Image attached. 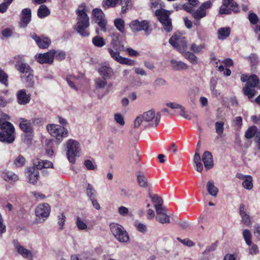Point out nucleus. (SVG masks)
I'll list each match as a JSON object with an SVG mask.
<instances>
[{
    "label": "nucleus",
    "instance_id": "obj_9",
    "mask_svg": "<svg viewBox=\"0 0 260 260\" xmlns=\"http://www.w3.org/2000/svg\"><path fill=\"white\" fill-rule=\"evenodd\" d=\"M110 228L111 233L119 242L126 243L129 240L128 234L121 225L112 223L110 225Z\"/></svg>",
    "mask_w": 260,
    "mask_h": 260
},
{
    "label": "nucleus",
    "instance_id": "obj_42",
    "mask_svg": "<svg viewBox=\"0 0 260 260\" xmlns=\"http://www.w3.org/2000/svg\"><path fill=\"white\" fill-rule=\"evenodd\" d=\"M253 180L251 176L248 175V177L242 182V185L244 188L251 190L253 188Z\"/></svg>",
    "mask_w": 260,
    "mask_h": 260
},
{
    "label": "nucleus",
    "instance_id": "obj_55",
    "mask_svg": "<svg viewBox=\"0 0 260 260\" xmlns=\"http://www.w3.org/2000/svg\"><path fill=\"white\" fill-rule=\"evenodd\" d=\"M8 76L4 71L0 68V82L4 84L6 86L8 85Z\"/></svg>",
    "mask_w": 260,
    "mask_h": 260
},
{
    "label": "nucleus",
    "instance_id": "obj_36",
    "mask_svg": "<svg viewBox=\"0 0 260 260\" xmlns=\"http://www.w3.org/2000/svg\"><path fill=\"white\" fill-rule=\"evenodd\" d=\"M9 62L11 63H15V68L16 69L21 67V65L25 63V62H24V56L20 55L14 57L13 60H11Z\"/></svg>",
    "mask_w": 260,
    "mask_h": 260
},
{
    "label": "nucleus",
    "instance_id": "obj_7",
    "mask_svg": "<svg viewBox=\"0 0 260 260\" xmlns=\"http://www.w3.org/2000/svg\"><path fill=\"white\" fill-rule=\"evenodd\" d=\"M16 70L20 73L21 80L27 86L33 87L35 84L34 71L29 65L25 63Z\"/></svg>",
    "mask_w": 260,
    "mask_h": 260
},
{
    "label": "nucleus",
    "instance_id": "obj_8",
    "mask_svg": "<svg viewBox=\"0 0 260 260\" xmlns=\"http://www.w3.org/2000/svg\"><path fill=\"white\" fill-rule=\"evenodd\" d=\"M19 120L20 128L25 133L23 136V142L29 144L34 136V131L32 122L30 120L23 118H20Z\"/></svg>",
    "mask_w": 260,
    "mask_h": 260
},
{
    "label": "nucleus",
    "instance_id": "obj_33",
    "mask_svg": "<svg viewBox=\"0 0 260 260\" xmlns=\"http://www.w3.org/2000/svg\"><path fill=\"white\" fill-rule=\"evenodd\" d=\"M231 29L229 27H221L218 30V38L224 40L228 38L230 34Z\"/></svg>",
    "mask_w": 260,
    "mask_h": 260
},
{
    "label": "nucleus",
    "instance_id": "obj_51",
    "mask_svg": "<svg viewBox=\"0 0 260 260\" xmlns=\"http://www.w3.org/2000/svg\"><path fill=\"white\" fill-rule=\"evenodd\" d=\"M256 131L257 127L255 126H251L249 127L245 132V137L247 139H251L254 136Z\"/></svg>",
    "mask_w": 260,
    "mask_h": 260
},
{
    "label": "nucleus",
    "instance_id": "obj_43",
    "mask_svg": "<svg viewBox=\"0 0 260 260\" xmlns=\"http://www.w3.org/2000/svg\"><path fill=\"white\" fill-rule=\"evenodd\" d=\"M71 260H89L88 253L83 252L78 254H73L71 256Z\"/></svg>",
    "mask_w": 260,
    "mask_h": 260
},
{
    "label": "nucleus",
    "instance_id": "obj_37",
    "mask_svg": "<svg viewBox=\"0 0 260 260\" xmlns=\"http://www.w3.org/2000/svg\"><path fill=\"white\" fill-rule=\"evenodd\" d=\"M259 83V79L257 76L255 75L250 76L247 79L246 85L252 87H256Z\"/></svg>",
    "mask_w": 260,
    "mask_h": 260
},
{
    "label": "nucleus",
    "instance_id": "obj_2",
    "mask_svg": "<svg viewBox=\"0 0 260 260\" xmlns=\"http://www.w3.org/2000/svg\"><path fill=\"white\" fill-rule=\"evenodd\" d=\"M160 113L155 114L154 110L151 109L138 116L134 123V127L138 128L140 126L147 128L150 126L156 127L160 122Z\"/></svg>",
    "mask_w": 260,
    "mask_h": 260
},
{
    "label": "nucleus",
    "instance_id": "obj_19",
    "mask_svg": "<svg viewBox=\"0 0 260 260\" xmlns=\"http://www.w3.org/2000/svg\"><path fill=\"white\" fill-rule=\"evenodd\" d=\"M30 37L36 41L40 48H47L51 43V40L48 38L39 37L35 33L30 34Z\"/></svg>",
    "mask_w": 260,
    "mask_h": 260
},
{
    "label": "nucleus",
    "instance_id": "obj_29",
    "mask_svg": "<svg viewBox=\"0 0 260 260\" xmlns=\"http://www.w3.org/2000/svg\"><path fill=\"white\" fill-rule=\"evenodd\" d=\"M149 197L151 198L152 203L154 204L155 210L164 208L162 206L163 201L161 197L157 196L156 194L153 196L149 194Z\"/></svg>",
    "mask_w": 260,
    "mask_h": 260
},
{
    "label": "nucleus",
    "instance_id": "obj_57",
    "mask_svg": "<svg viewBox=\"0 0 260 260\" xmlns=\"http://www.w3.org/2000/svg\"><path fill=\"white\" fill-rule=\"evenodd\" d=\"M114 120L116 123L123 126L125 124L124 118L121 114L119 113H116L114 116Z\"/></svg>",
    "mask_w": 260,
    "mask_h": 260
},
{
    "label": "nucleus",
    "instance_id": "obj_20",
    "mask_svg": "<svg viewBox=\"0 0 260 260\" xmlns=\"http://www.w3.org/2000/svg\"><path fill=\"white\" fill-rule=\"evenodd\" d=\"M188 12L191 14L192 17L194 18V24L195 25H199L200 20L207 15L206 11L202 10L200 7L196 11L194 10V9H192L190 12Z\"/></svg>",
    "mask_w": 260,
    "mask_h": 260
},
{
    "label": "nucleus",
    "instance_id": "obj_60",
    "mask_svg": "<svg viewBox=\"0 0 260 260\" xmlns=\"http://www.w3.org/2000/svg\"><path fill=\"white\" fill-rule=\"evenodd\" d=\"M212 6V3L210 1H208L207 2L203 3L200 6V8L205 11H206V10L209 9Z\"/></svg>",
    "mask_w": 260,
    "mask_h": 260
},
{
    "label": "nucleus",
    "instance_id": "obj_44",
    "mask_svg": "<svg viewBox=\"0 0 260 260\" xmlns=\"http://www.w3.org/2000/svg\"><path fill=\"white\" fill-rule=\"evenodd\" d=\"M25 158L21 155L18 156L14 160V164L17 168H21L24 166Z\"/></svg>",
    "mask_w": 260,
    "mask_h": 260
},
{
    "label": "nucleus",
    "instance_id": "obj_35",
    "mask_svg": "<svg viewBox=\"0 0 260 260\" xmlns=\"http://www.w3.org/2000/svg\"><path fill=\"white\" fill-rule=\"evenodd\" d=\"M50 13L49 9L45 5H41L38 10V16L40 18H43L48 16Z\"/></svg>",
    "mask_w": 260,
    "mask_h": 260
},
{
    "label": "nucleus",
    "instance_id": "obj_11",
    "mask_svg": "<svg viewBox=\"0 0 260 260\" xmlns=\"http://www.w3.org/2000/svg\"><path fill=\"white\" fill-rule=\"evenodd\" d=\"M170 44L180 52H184L187 49L186 41L180 35L174 34L169 39Z\"/></svg>",
    "mask_w": 260,
    "mask_h": 260
},
{
    "label": "nucleus",
    "instance_id": "obj_13",
    "mask_svg": "<svg viewBox=\"0 0 260 260\" xmlns=\"http://www.w3.org/2000/svg\"><path fill=\"white\" fill-rule=\"evenodd\" d=\"M92 14L94 18L95 22L98 24L101 30L104 32L107 30V20L105 18V15L103 11L99 9H94Z\"/></svg>",
    "mask_w": 260,
    "mask_h": 260
},
{
    "label": "nucleus",
    "instance_id": "obj_17",
    "mask_svg": "<svg viewBox=\"0 0 260 260\" xmlns=\"http://www.w3.org/2000/svg\"><path fill=\"white\" fill-rule=\"evenodd\" d=\"M38 168L33 165V166L27 168L26 172V176L27 182L35 184L39 178V172Z\"/></svg>",
    "mask_w": 260,
    "mask_h": 260
},
{
    "label": "nucleus",
    "instance_id": "obj_40",
    "mask_svg": "<svg viewBox=\"0 0 260 260\" xmlns=\"http://www.w3.org/2000/svg\"><path fill=\"white\" fill-rule=\"evenodd\" d=\"M92 42L93 44L98 47L101 48L106 44L104 39L99 36H95L92 38Z\"/></svg>",
    "mask_w": 260,
    "mask_h": 260
},
{
    "label": "nucleus",
    "instance_id": "obj_27",
    "mask_svg": "<svg viewBox=\"0 0 260 260\" xmlns=\"http://www.w3.org/2000/svg\"><path fill=\"white\" fill-rule=\"evenodd\" d=\"M171 68L175 71H181L187 70L188 68L187 64L181 61H177L175 59H172L170 61Z\"/></svg>",
    "mask_w": 260,
    "mask_h": 260
},
{
    "label": "nucleus",
    "instance_id": "obj_63",
    "mask_svg": "<svg viewBox=\"0 0 260 260\" xmlns=\"http://www.w3.org/2000/svg\"><path fill=\"white\" fill-rule=\"evenodd\" d=\"M166 84V80L162 78H157L153 82V85L155 87H159L160 86L165 85Z\"/></svg>",
    "mask_w": 260,
    "mask_h": 260
},
{
    "label": "nucleus",
    "instance_id": "obj_1",
    "mask_svg": "<svg viewBox=\"0 0 260 260\" xmlns=\"http://www.w3.org/2000/svg\"><path fill=\"white\" fill-rule=\"evenodd\" d=\"M111 44L113 48H108V52L111 57L122 64L134 66L135 61L120 55V51L124 49V46L120 41V35L117 32H113L111 35Z\"/></svg>",
    "mask_w": 260,
    "mask_h": 260
},
{
    "label": "nucleus",
    "instance_id": "obj_4",
    "mask_svg": "<svg viewBox=\"0 0 260 260\" xmlns=\"http://www.w3.org/2000/svg\"><path fill=\"white\" fill-rule=\"evenodd\" d=\"M59 122L62 126L54 124H48L47 126V129L50 134L55 137L60 143L62 139L68 136L69 132L64 126L67 125V120L62 117H59Z\"/></svg>",
    "mask_w": 260,
    "mask_h": 260
},
{
    "label": "nucleus",
    "instance_id": "obj_34",
    "mask_svg": "<svg viewBox=\"0 0 260 260\" xmlns=\"http://www.w3.org/2000/svg\"><path fill=\"white\" fill-rule=\"evenodd\" d=\"M95 91L105 88L107 85L106 79L97 78L94 80Z\"/></svg>",
    "mask_w": 260,
    "mask_h": 260
},
{
    "label": "nucleus",
    "instance_id": "obj_48",
    "mask_svg": "<svg viewBox=\"0 0 260 260\" xmlns=\"http://www.w3.org/2000/svg\"><path fill=\"white\" fill-rule=\"evenodd\" d=\"M95 190L93 185L90 184H87L86 187V193L87 196L90 198L95 197Z\"/></svg>",
    "mask_w": 260,
    "mask_h": 260
},
{
    "label": "nucleus",
    "instance_id": "obj_28",
    "mask_svg": "<svg viewBox=\"0 0 260 260\" xmlns=\"http://www.w3.org/2000/svg\"><path fill=\"white\" fill-rule=\"evenodd\" d=\"M240 214L242 218V221L245 224L248 225L250 222L249 214L246 212V206L243 204L240 206Z\"/></svg>",
    "mask_w": 260,
    "mask_h": 260
},
{
    "label": "nucleus",
    "instance_id": "obj_59",
    "mask_svg": "<svg viewBox=\"0 0 260 260\" xmlns=\"http://www.w3.org/2000/svg\"><path fill=\"white\" fill-rule=\"evenodd\" d=\"M217 247V242L212 243L209 247H207L206 250L203 252V255H206L209 252L214 251Z\"/></svg>",
    "mask_w": 260,
    "mask_h": 260
},
{
    "label": "nucleus",
    "instance_id": "obj_10",
    "mask_svg": "<svg viewBox=\"0 0 260 260\" xmlns=\"http://www.w3.org/2000/svg\"><path fill=\"white\" fill-rule=\"evenodd\" d=\"M155 15L162 24L164 29L170 32L172 30L171 19L169 17V13L162 9L157 10L155 12Z\"/></svg>",
    "mask_w": 260,
    "mask_h": 260
},
{
    "label": "nucleus",
    "instance_id": "obj_23",
    "mask_svg": "<svg viewBox=\"0 0 260 260\" xmlns=\"http://www.w3.org/2000/svg\"><path fill=\"white\" fill-rule=\"evenodd\" d=\"M156 219L161 223H168L170 222V217L167 215L166 208L156 210Z\"/></svg>",
    "mask_w": 260,
    "mask_h": 260
},
{
    "label": "nucleus",
    "instance_id": "obj_32",
    "mask_svg": "<svg viewBox=\"0 0 260 260\" xmlns=\"http://www.w3.org/2000/svg\"><path fill=\"white\" fill-rule=\"evenodd\" d=\"M198 151L199 149L197 148L194 155L193 162L196 165V170L201 173L203 170V166L201 162V157Z\"/></svg>",
    "mask_w": 260,
    "mask_h": 260
},
{
    "label": "nucleus",
    "instance_id": "obj_58",
    "mask_svg": "<svg viewBox=\"0 0 260 260\" xmlns=\"http://www.w3.org/2000/svg\"><path fill=\"white\" fill-rule=\"evenodd\" d=\"M222 4L224 6H228L231 7L235 11H237L235 10V8H237V5L236 3L234 2L233 0H223Z\"/></svg>",
    "mask_w": 260,
    "mask_h": 260
},
{
    "label": "nucleus",
    "instance_id": "obj_16",
    "mask_svg": "<svg viewBox=\"0 0 260 260\" xmlns=\"http://www.w3.org/2000/svg\"><path fill=\"white\" fill-rule=\"evenodd\" d=\"M13 244L18 254L24 258H29L34 257L32 252L21 245L17 240H14Z\"/></svg>",
    "mask_w": 260,
    "mask_h": 260
},
{
    "label": "nucleus",
    "instance_id": "obj_3",
    "mask_svg": "<svg viewBox=\"0 0 260 260\" xmlns=\"http://www.w3.org/2000/svg\"><path fill=\"white\" fill-rule=\"evenodd\" d=\"M86 6L82 4L78 6L76 12L77 15V23L75 26V29L82 37H88L89 35V32L86 29L89 26V18L86 10Z\"/></svg>",
    "mask_w": 260,
    "mask_h": 260
},
{
    "label": "nucleus",
    "instance_id": "obj_30",
    "mask_svg": "<svg viewBox=\"0 0 260 260\" xmlns=\"http://www.w3.org/2000/svg\"><path fill=\"white\" fill-rule=\"evenodd\" d=\"M207 190L208 193L214 197H216L218 192V189L214 185V181L210 180L207 183Z\"/></svg>",
    "mask_w": 260,
    "mask_h": 260
},
{
    "label": "nucleus",
    "instance_id": "obj_53",
    "mask_svg": "<svg viewBox=\"0 0 260 260\" xmlns=\"http://www.w3.org/2000/svg\"><path fill=\"white\" fill-rule=\"evenodd\" d=\"M122 0H104L103 6L105 8H108L110 7H114L118 3L121 2Z\"/></svg>",
    "mask_w": 260,
    "mask_h": 260
},
{
    "label": "nucleus",
    "instance_id": "obj_25",
    "mask_svg": "<svg viewBox=\"0 0 260 260\" xmlns=\"http://www.w3.org/2000/svg\"><path fill=\"white\" fill-rule=\"evenodd\" d=\"M33 165L36 166L38 169L42 170L44 169L53 168V165L50 161L47 160H41L39 159H34Z\"/></svg>",
    "mask_w": 260,
    "mask_h": 260
},
{
    "label": "nucleus",
    "instance_id": "obj_6",
    "mask_svg": "<svg viewBox=\"0 0 260 260\" xmlns=\"http://www.w3.org/2000/svg\"><path fill=\"white\" fill-rule=\"evenodd\" d=\"M65 146L68 159L71 163L74 164L76 161V157L80 155V144L77 141L71 139L66 142Z\"/></svg>",
    "mask_w": 260,
    "mask_h": 260
},
{
    "label": "nucleus",
    "instance_id": "obj_64",
    "mask_svg": "<svg viewBox=\"0 0 260 260\" xmlns=\"http://www.w3.org/2000/svg\"><path fill=\"white\" fill-rule=\"evenodd\" d=\"M120 194L122 197H128L131 194V192L128 188H120Z\"/></svg>",
    "mask_w": 260,
    "mask_h": 260
},
{
    "label": "nucleus",
    "instance_id": "obj_39",
    "mask_svg": "<svg viewBox=\"0 0 260 260\" xmlns=\"http://www.w3.org/2000/svg\"><path fill=\"white\" fill-rule=\"evenodd\" d=\"M244 94L247 96L249 100H251L255 94V90L254 87H250L245 85L243 88Z\"/></svg>",
    "mask_w": 260,
    "mask_h": 260
},
{
    "label": "nucleus",
    "instance_id": "obj_54",
    "mask_svg": "<svg viewBox=\"0 0 260 260\" xmlns=\"http://www.w3.org/2000/svg\"><path fill=\"white\" fill-rule=\"evenodd\" d=\"M205 48V44H200L199 45H197L196 44L193 43L191 44V46L190 47V49L196 53L201 52Z\"/></svg>",
    "mask_w": 260,
    "mask_h": 260
},
{
    "label": "nucleus",
    "instance_id": "obj_22",
    "mask_svg": "<svg viewBox=\"0 0 260 260\" xmlns=\"http://www.w3.org/2000/svg\"><path fill=\"white\" fill-rule=\"evenodd\" d=\"M1 176L4 180L10 183L15 182L19 179L18 175L7 170L2 171Z\"/></svg>",
    "mask_w": 260,
    "mask_h": 260
},
{
    "label": "nucleus",
    "instance_id": "obj_21",
    "mask_svg": "<svg viewBox=\"0 0 260 260\" xmlns=\"http://www.w3.org/2000/svg\"><path fill=\"white\" fill-rule=\"evenodd\" d=\"M202 159L207 170H210L213 167V158L210 152L208 151H205L202 155Z\"/></svg>",
    "mask_w": 260,
    "mask_h": 260
},
{
    "label": "nucleus",
    "instance_id": "obj_41",
    "mask_svg": "<svg viewBox=\"0 0 260 260\" xmlns=\"http://www.w3.org/2000/svg\"><path fill=\"white\" fill-rule=\"evenodd\" d=\"M184 56L185 58L188 59L191 63L193 64L198 63V58L196 56L190 52H184Z\"/></svg>",
    "mask_w": 260,
    "mask_h": 260
},
{
    "label": "nucleus",
    "instance_id": "obj_31",
    "mask_svg": "<svg viewBox=\"0 0 260 260\" xmlns=\"http://www.w3.org/2000/svg\"><path fill=\"white\" fill-rule=\"evenodd\" d=\"M137 181L141 187H146L148 186V181L146 177L143 172L137 173Z\"/></svg>",
    "mask_w": 260,
    "mask_h": 260
},
{
    "label": "nucleus",
    "instance_id": "obj_62",
    "mask_svg": "<svg viewBox=\"0 0 260 260\" xmlns=\"http://www.w3.org/2000/svg\"><path fill=\"white\" fill-rule=\"evenodd\" d=\"M229 6H224L222 4L219 10V13L221 14H229L231 13L230 9L229 8Z\"/></svg>",
    "mask_w": 260,
    "mask_h": 260
},
{
    "label": "nucleus",
    "instance_id": "obj_12",
    "mask_svg": "<svg viewBox=\"0 0 260 260\" xmlns=\"http://www.w3.org/2000/svg\"><path fill=\"white\" fill-rule=\"evenodd\" d=\"M50 207L47 203H42L38 205L35 210V214L40 220L44 222L49 216L50 213Z\"/></svg>",
    "mask_w": 260,
    "mask_h": 260
},
{
    "label": "nucleus",
    "instance_id": "obj_61",
    "mask_svg": "<svg viewBox=\"0 0 260 260\" xmlns=\"http://www.w3.org/2000/svg\"><path fill=\"white\" fill-rule=\"evenodd\" d=\"M210 90H211L212 94L216 97L220 94V92L215 89V82L212 80L211 81Z\"/></svg>",
    "mask_w": 260,
    "mask_h": 260
},
{
    "label": "nucleus",
    "instance_id": "obj_18",
    "mask_svg": "<svg viewBox=\"0 0 260 260\" xmlns=\"http://www.w3.org/2000/svg\"><path fill=\"white\" fill-rule=\"evenodd\" d=\"M21 19L19 23L20 27H26L31 20V11L29 8L23 9L21 13Z\"/></svg>",
    "mask_w": 260,
    "mask_h": 260
},
{
    "label": "nucleus",
    "instance_id": "obj_45",
    "mask_svg": "<svg viewBox=\"0 0 260 260\" xmlns=\"http://www.w3.org/2000/svg\"><path fill=\"white\" fill-rule=\"evenodd\" d=\"M76 224L79 230H86L87 229V225L84 221L80 217H77Z\"/></svg>",
    "mask_w": 260,
    "mask_h": 260
},
{
    "label": "nucleus",
    "instance_id": "obj_15",
    "mask_svg": "<svg viewBox=\"0 0 260 260\" xmlns=\"http://www.w3.org/2000/svg\"><path fill=\"white\" fill-rule=\"evenodd\" d=\"M129 26L133 32L142 30L147 32L150 30L149 22L146 20L140 21L138 20H135L130 23Z\"/></svg>",
    "mask_w": 260,
    "mask_h": 260
},
{
    "label": "nucleus",
    "instance_id": "obj_38",
    "mask_svg": "<svg viewBox=\"0 0 260 260\" xmlns=\"http://www.w3.org/2000/svg\"><path fill=\"white\" fill-rule=\"evenodd\" d=\"M128 158L131 163L137 164L140 159L138 151L135 149L132 150L129 153Z\"/></svg>",
    "mask_w": 260,
    "mask_h": 260
},
{
    "label": "nucleus",
    "instance_id": "obj_47",
    "mask_svg": "<svg viewBox=\"0 0 260 260\" xmlns=\"http://www.w3.org/2000/svg\"><path fill=\"white\" fill-rule=\"evenodd\" d=\"M114 24L117 29L122 33L124 31V21L120 18L116 19L114 21Z\"/></svg>",
    "mask_w": 260,
    "mask_h": 260
},
{
    "label": "nucleus",
    "instance_id": "obj_49",
    "mask_svg": "<svg viewBox=\"0 0 260 260\" xmlns=\"http://www.w3.org/2000/svg\"><path fill=\"white\" fill-rule=\"evenodd\" d=\"M246 58L248 60L249 62H250L251 67L252 68H255L258 63V58L256 54L254 53L251 54Z\"/></svg>",
    "mask_w": 260,
    "mask_h": 260
},
{
    "label": "nucleus",
    "instance_id": "obj_46",
    "mask_svg": "<svg viewBox=\"0 0 260 260\" xmlns=\"http://www.w3.org/2000/svg\"><path fill=\"white\" fill-rule=\"evenodd\" d=\"M215 128L216 134L221 136L224 131V122L222 121H217L215 123Z\"/></svg>",
    "mask_w": 260,
    "mask_h": 260
},
{
    "label": "nucleus",
    "instance_id": "obj_56",
    "mask_svg": "<svg viewBox=\"0 0 260 260\" xmlns=\"http://www.w3.org/2000/svg\"><path fill=\"white\" fill-rule=\"evenodd\" d=\"M248 18L250 22L254 25L256 24L258 21L257 15L253 12L249 13Z\"/></svg>",
    "mask_w": 260,
    "mask_h": 260
},
{
    "label": "nucleus",
    "instance_id": "obj_14",
    "mask_svg": "<svg viewBox=\"0 0 260 260\" xmlns=\"http://www.w3.org/2000/svg\"><path fill=\"white\" fill-rule=\"evenodd\" d=\"M55 53L56 51L54 49H52L43 54H37L35 56L36 59L38 62L42 64H51L53 61Z\"/></svg>",
    "mask_w": 260,
    "mask_h": 260
},
{
    "label": "nucleus",
    "instance_id": "obj_26",
    "mask_svg": "<svg viewBox=\"0 0 260 260\" xmlns=\"http://www.w3.org/2000/svg\"><path fill=\"white\" fill-rule=\"evenodd\" d=\"M98 72L105 79H110L113 74V70L111 68L107 66H101L99 69Z\"/></svg>",
    "mask_w": 260,
    "mask_h": 260
},
{
    "label": "nucleus",
    "instance_id": "obj_52",
    "mask_svg": "<svg viewBox=\"0 0 260 260\" xmlns=\"http://www.w3.org/2000/svg\"><path fill=\"white\" fill-rule=\"evenodd\" d=\"M243 236L245 241L246 243L248 245H250L251 244V234L250 232L247 230H244L243 232Z\"/></svg>",
    "mask_w": 260,
    "mask_h": 260
},
{
    "label": "nucleus",
    "instance_id": "obj_50",
    "mask_svg": "<svg viewBox=\"0 0 260 260\" xmlns=\"http://www.w3.org/2000/svg\"><path fill=\"white\" fill-rule=\"evenodd\" d=\"M78 80V78L74 75H68L66 77V80L68 83L69 86L73 89H76V86L75 85V83H76V81Z\"/></svg>",
    "mask_w": 260,
    "mask_h": 260
},
{
    "label": "nucleus",
    "instance_id": "obj_24",
    "mask_svg": "<svg viewBox=\"0 0 260 260\" xmlns=\"http://www.w3.org/2000/svg\"><path fill=\"white\" fill-rule=\"evenodd\" d=\"M17 98L18 104L24 105L28 103L30 100L29 94H27L25 89H21L17 92Z\"/></svg>",
    "mask_w": 260,
    "mask_h": 260
},
{
    "label": "nucleus",
    "instance_id": "obj_5",
    "mask_svg": "<svg viewBox=\"0 0 260 260\" xmlns=\"http://www.w3.org/2000/svg\"><path fill=\"white\" fill-rule=\"evenodd\" d=\"M15 139V128L10 122L0 119V141L12 143Z\"/></svg>",
    "mask_w": 260,
    "mask_h": 260
}]
</instances>
